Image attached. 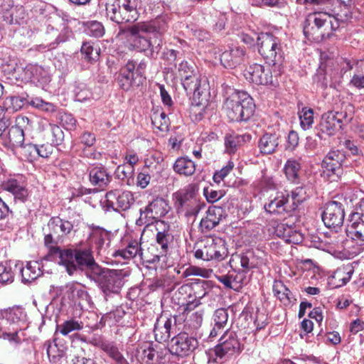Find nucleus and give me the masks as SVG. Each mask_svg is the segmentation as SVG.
Returning a JSON list of instances; mask_svg holds the SVG:
<instances>
[{
  "label": "nucleus",
  "instance_id": "nucleus-1",
  "mask_svg": "<svg viewBox=\"0 0 364 364\" xmlns=\"http://www.w3.org/2000/svg\"><path fill=\"white\" fill-rule=\"evenodd\" d=\"M167 22L164 17L154 21L139 22L129 27L125 32L127 46L130 50L144 52L161 44L159 36L166 31Z\"/></svg>",
  "mask_w": 364,
  "mask_h": 364
},
{
  "label": "nucleus",
  "instance_id": "nucleus-2",
  "mask_svg": "<svg viewBox=\"0 0 364 364\" xmlns=\"http://www.w3.org/2000/svg\"><path fill=\"white\" fill-rule=\"evenodd\" d=\"M55 253L58 256V263L64 266L70 275L78 270L90 272L94 275L101 273V267L95 262L90 250L57 248Z\"/></svg>",
  "mask_w": 364,
  "mask_h": 364
},
{
  "label": "nucleus",
  "instance_id": "nucleus-3",
  "mask_svg": "<svg viewBox=\"0 0 364 364\" xmlns=\"http://www.w3.org/2000/svg\"><path fill=\"white\" fill-rule=\"evenodd\" d=\"M339 26L340 22L334 16L326 13H314L306 18L304 33L309 40L321 41L325 38H329Z\"/></svg>",
  "mask_w": 364,
  "mask_h": 364
},
{
  "label": "nucleus",
  "instance_id": "nucleus-4",
  "mask_svg": "<svg viewBox=\"0 0 364 364\" xmlns=\"http://www.w3.org/2000/svg\"><path fill=\"white\" fill-rule=\"evenodd\" d=\"M228 118L233 122L248 120L254 114L255 105L253 99L243 91H235L224 104Z\"/></svg>",
  "mask_w": 364,
  "mask_h": 364
},
{
  "label": "nucleus",
  "instance_id": "nucleus-5",
  "mask_svg": "<svg viewBox=\"0 0 364 364\" xmlns=\"http://www.w3.org/2000/svg\"><path fill=\"white\" fill-rule=\"evenodd\" d=\"M157 233L156 244H150L146 250L141 247L140 260L154 264L159 262L161 257H165L173 242V235L169 232V226L164 221L156 223Z\"/></svg>",
  "mask_w": 364,
  "mask_h": 364
},
{
  "label": "nucleus",
  "instance_id": "nucleus-6",
  "mask_svg": "<svg viewBox=\"0 0 364 364\" xmlns=\"http://www.w3.org/2000/svg\"><path fill=\"white\" fill-rule=\"evenodd\" d=\"M182 85L188 95L193 94L192 106L199 109V113L208 105L210 92L208 80L196 73L181 79Z\"/></svg>",
  "mask_w": 364,
  "mask_h": 364
},
{
  "label": "nucleus",
  "instance_id": "nucleus-7",
  "mask_svg": "<svg viewBox=\"0 0 364 364\" xmlns=\"http://www.w3.org/2000/svg\"><path fill=\"white\" fill-rule=\"evenodd\" d=\"M258 51L266 63L282 69L284 52L281 40L269 33H262L257 36Z\"/></svg>",
  "mask_w": 364,
  "mask_h": 364
},
{
  "label": "nucleus",
  "instance_id": "nucleus-8",
  "mask_svg": "<svg viewBox=\"0 0 364 364\" xmlns=\"http://www.w3.org/2000/svg\"><path fill=\"white\" fill-rule=\"evenodd\" d=\"M236 332L226 329L219 339V343L214 348L215 363H223L232 357L237 356L243 350Z\"/></svg>",
  "mask_w": 364,
  "mask_h": 364
},
{
  "label": "nucleus",
  "instance_id": "nucleus-9",
  "mask_svg": "<svg viewBox=\"0 0 364 364\" xmlns=\"http://www.w3.org/2000/svg\"><path fill=\"white\" fill-rule=\"evenodd\" d=\"M194 255L197 259L205 261H222L228 256V250L225 241L220 237L209 236L203 239L198 247L196 249Z\"/></svg>",
  "mask_w": 364,
  "mask_h": 364
},
{
  "label": "nucleus",
  "instance_id": "nucleus-10",
  "mask_svg": "<svg viewBox=\"0 0 364 364\" xmlns=\"http://www.w3.org/2000/svg\"><path fill=\"white\" fill-rule=\"evenodd\" d=\"M282 72V68H274L273 65L270 68L254 63L245 70L244 77L248 82L257 85L275 86L278 83L277 76Z\"/></svg>",
  "mask_w": 364,
  "mask_h": 364
},
{
  "label": "nucleus",
  "instance_id": "nucleus-11",
  "mask_svg": "<svg viewBox=\"0 0 364 364\" xmlns=\"http://www.w3.org/2000/svg\"><path fill=\"white\" fill-rule=\"evenodd\" d=\"M346 235L359 246L358 251L364 249V212L361 207H356L355 210L350 215Z\"/></svg>",
  "mask_w": 364,
  "mask_h": 364
},
{
  "label": "nucleus",
  "instance_id": "nucleus-12",
  "mask_svg": "<svg viewBox=\"0 0 364 364\" xmlns=\"http://www.w3.org/2000/svg\"><path fill=\"white\" fill-rule=\"evenodd\" d=\"M353 116L347 111L328 112L321 116L319 127L321 132L328 136L333 135L339 131L345 124L351 121Z\"/></svg>",
  "mask_w": 364,
  "mask_h": 364
},
{
  "label": "nucleus",
  "instance_id": "nucleus-13",
  "mask_svg": "<svg viewBox=\"0 0 364 364\" xmlns=\"http://www.w3.org/2000/svg\"><path fill=\"white\" fill-rule=\"evenodd\" d=\"M98 277L100 288L105 294L118 293L124 284L126 273L123 270L102 269Z\"/></svg>",
  "mask_w": 364,
  "mask_h": 364
},
{
  "label": "nucleus",
  "instance_id": "nucleus-14",
  "mask_svg": "<svg viewBox=\"0 0 364 364\" xmlns=\"http://www.w3.org/2000/svg\"><path fill=\"white\" fill-rule=\"evenodd\" d=\"M105 205L115 211L127 210L134 203L133 193L129 191L114 189L105 195Z\"/></svg>",
  "mask_w": 364,
  "mask_h": 364
},
{
  "label": "nucleus",
  "instance_id": "nucleus-15",
  "mask_svg": "<svg viewBox=\"0 0 364 364\" xmlns=\"http://www.w3.org/2000/svg\"><path fill=\"white\" fill-rule=\"evenodd\" d=\"M346 159V155L343 151L340 150L330 151L322 161V167L324 168L323 173L329 177H333V180L339 178L343 174V164Z\"/></svg>",
  "mask_w": 364,
  "mask_h": 364
},
{
  "label": "nucleus",
  "instance_id": "nucleus-16",
  "mask_svg": "<svg viewBox=\"0 0 364 364\" xmlns=\"http://www.w3.org/2000/svg\"><path fill=\"white\" fill-rule=\"evenodd\" d=\"M345 218L344 208L342 203L331 201L327 203L322 214V220L329 228H341Z\"/></svg>",
  "mask_w": 364,
  "mask_h": 364
},
{
  "label": "nucleus",
  "instance_id": "nucleus-17",
  "mask_svg": "<svg viewBox=\"0 0 364 364\" xmlns=\"http://www.w3.org/2000/svg\"><path fill=\"white\" fill-rule=\"evenodd\" d=\"M198 342L188 333H179L171 339L170 352L178 356L184 357L190 355L197 347Z\"/></svg>",
  "mask_w": 364,
  "mask_h": 364
},
{
  "label": "nucleus",
  "instance_id": "nucleus-18",
  "mask_svg": "<svg viewBox=\"0 0 364 364\" xmlns=\"http://www.w3.org/2000/svg\"><path fill=\"white\" fill-rule=\"evenodd\" d=\"M186 301V296H184L181 302L178 301V304L186 306L184 308V313L186 318L184 319L185 328L189 331H194L199 328L203 320L204 311L203 309H198L193 311V309L199 306L200 301L191 302L190 301L185 304Z\"/></svg>",
  "mask_w": 364,
  "mask_h": 364
},
{
  "label": "nucleus",
  "instance_id": "nucleus-19",
  "mask_svg": "<svg viewBox=\"0 0 364 364\" xmlns=\"http://www.w3.org/2000/svg\"><path fill=\"white\" fill-rule=\"evenodd\" d=\"M210 290V287L209 283L206 280L197 279H195V282L191 283L190 284H183L180 287L178 290L175 292L174 296L177 297L180 299V295L188 294V296H191V293L193 294L194 297L196 298L193 302L199 301V299H203Z\"/></svg>",
  "mask_w": 364,
  "mask_h": 364
},
{
  "label": "nucleus",
  "instance_id": "nucleus-20",
  "mask_svg": "<svg viewBox=\"0 0 364 364\" xmlns=\"http://www.w3.org/2000/svg\"><path fill=\"white\" fill-rule=\"evenodd\" d=\"M168 205L166 201L162 198H156L150 202L144 210L140 209L141 218L144 217L150 220H156V223L160 218L164 216L168 212Z\"/></svg>",
  "mask_w": 364,
  "mask_h": 364
},
{
  "label": "nucleus",
  "instance_id": "nucleus-21",
  "mask_svg": "<svg viewBox=\"0 0 364 364\" xmlns=\"http://www.w3.org/2000/svg\"><path fill=\"white\" fill-rule=\"evenodd\" d=\"M135 63L133 60L127 62L123 67L117 77L119 86L124 90H129L133 86H139L142 84L141 77L134 74Z\"/></svg>",
  "mask_w": 364,
  "mask_h": 364
},
{
  "label": "nucleus",
  "instance_id": "nucleus-22",
  "mask_svg": "<svg viewBox=\"0 0 364 364\" xmlns=\"http://www.w3.org/2000/svg\"><path fill=\"white\" fill-rule=\"evenodd\" d=\"M21 78L41 85L47 84L50 80L48 71L36 64H28L22 68Z\"/></svg>",
  "mask_w": 364,
  "mask_h": 364
},
{
  "label": "nucleus",
  "instance_id": "nucleus-23",
  "mask_svg": "<svg viewBox=\"0 0 364 364\" xmlns=\"http://www.w3.org/2000/svg\"><path fill=\"white\" fill-rule=\"evenodd\" d=\"M264 209L270 214L283 215L294 210V207L289 204V195L280 193L264 205Z\"/></svg>",
  "mask_w": 364,
  "mask_h": 364
},
{
  "label": "nucleus",
  "instance_id": "nucleus-24",
  "mask_svg": "<svg viewBox=\"0 0 364 364\" xmlns=\"http://www.w3.org/2000/svg\"><path fill=\"white\" fill-rule=\"evenodd\" d=\"M225 218V212L223 208L210 207L206 212V215L201 220L200 227L203 232L211 230Z\"/></svg>",
  "mask_w": 364,
  "mask_h": 364
},
{
  "label": "nucleus",
  "instance_id": "nucleus-25",
  "mask_svg": "<svg viewBox=\"0 0 364 364\" xmlns=\"http://www.w3.org/2000/svg\"><path fill=\"white\" fill-rule=\"evenodd\" d=\"M245 53L240 47L231 48L221 54L220 62L225 68H234L243 62Z\"/></svg>",
  "mask_w": 364,
  "mask_h": 364
},
{
  "label": "nucleus",
  "instance_id": "nucleus-26",
  "mask_svg": "<svg viewBox=\"0 0 364 364\" xmlns=\"http://www.w3.org/2000/svg\"><path fill=\"white\" fill-rule=\"evenodd\" d=\"M141 252V243L136 240H128L124 247L116 250L113 256L115 257H119L124 259H130L139 257L140 259Z\"/></svg>",
  "mask_w": 364,
  "mask_h": 364
},
{
  "label": "nucleus",
  "instance_id": "nucleus-27",
  "mask_svg": "<svg viewBox=\"0 0 364 364\" xmlns=\"http://www.w3.org/2000/svg\"><path fill=\"white\" fill-rule=\"evenodd\" d=\"M245 279L244 272H230L227 274L217 276V279L226 288L239 291L243 284Z\"/></svg>",
  "mask_w": 364,
  "mask_h": 364
},
{
  "label": "nucleus",
  "instance_id": "nucleus-28",
  "mask_svg": "<svg viewBox=\"0 0 364 364\" xmlns=\"http://www.w3.org/2000/svg\"><path fill=\"white\" fill-rule=\"evenodd\" d=\"M173 321L174 323H176V317H173V318H166L165 320L161 318L156 321L154 333L155 338L159 343L165 342L169 339Z\"/></svg>",
  "mask_w": 364,
  "mask_h": 364
},
{
  "label": "nucleus",
  "instance_id": "nucleus-29",
  "mask_svg": "<svg viewBox=\"0 0 364 364\" xmlns=\"http://www.w3.org/2000/svg\"><path fill=\"white\" fill-rule=\"evenodd\" d=\"M15 270L21 272L22 281L25 283L35 280L42 274L41 264L38 261L28 262L24 267L15 264Z\"/></svg>",
  "mask_w": 364,
  "mask_h": 364
},
{
  "label": "nucleus",
  "instance_id": "nucleus-30",
  "mask_svg": "<svg viewBox=\"0 0 364 364\" xmlns=\"http://www.w3.org/2000/svg\"><path fill=\"white\" fill-rule=\"evenodd\" d=\"M89 176L90 183L100 188L107 186L112 178L107 169L101 165L90 168Z\"/></svg>",
  "mask_w": 364,
  "mask_h": 364
},
{
  "label": "nucleus",
  "instance_id": "nucleus-31",
  "mask_svg": "<svg viewBox=\"0 0 364 364\" xmlns=\"http://www.w3.org/2000/svg\"><path fill=\"white\" fill-rule=\"evenodd\" d=\"M279 144V136L276 133H265L258 142V147L263 154L274 153Z\"/></svg>",
  "mask_w": 364,
  "mask_h": 364
},
{
  "label": "nucleus",
  "instance_id": "nucleus-32",
  "mask_svg": "<svg viewBox=\"0 0 364 364\" xmlns=\"http://www.w3.org/2000/svg\"><path fill=\"white\" fill-rule=\"evenodd\" d=\"M48 226L55 237L69 234L73 229V225L68 220L60 218H53L50 220Z\"/></svg>",
  "mask_w": 364,
  "mask_h": 364
},
{
  "label": "nucleus",
  "instance_id": "nucleus-33",
  "mask_svg": "<svg viewBox=\"0 0 364 364\" xmlns=\"http://www.w3.org/2000/svg\"><path fill=\"white\" fill-rule=\"evenodd\" d=\"M116 2L113 0H106L105 3V10L106 14L108 18H109L112 21L116 22L117 23H123L127 22H132L131 20L128 19L127 14H125L124 11H126L123 7L120 6L119 9L115 7Z\"/></svg>",
  "mask_w": 364,
  "mask_h": 364
},
{
  "label": "nucleus",
  "instance_id": "nucleus-34",
  "mask_svg": "<svg viewBox=\"0 0 364 364\" xmlns=\"http://www.w3.org/2000/svg\"><path fill=\"white\" fill-rule=\"evenodd\" d=\"M96 345L117 364H127V360L119 351L118 348L113 342L100 341Z\"/></svg>",
  "mask_w": 364,
  "mask_h": 364
},
{
  "label": "nucleus",
  "instance_id": "nucleus-35",
  "mask_svg": "<svg viewBox=\"0 0 364 364\" xmlns=\"http://www.w3.org/2000/svg\"><path fill=\"white\" fill-rule=\"evenodd\" d=\"M173 170L178 174L189 176L195 173L196 165L192 160L186 157H181L176 159Z\"/></svg>",
  "mask_w": 364,
  "mask_h": 364
},
{
  "label": "nucleus",
  "instance_id": "nucleus-36",
  "mask_svg": "<svg viewBox=\"0 0 364 364\" xmlns=\"http://www.w3.org/2000/svg\"><path fill=\"white\" fill-rule=\"evenodd\" d=\"M287 179L293 183L298 180L300 164L294 159H289L284 168Z\"/></svg>",
  "mask_w": 364,
  "mask_h": 364
},
{
  "label": "nucleus",
  "instance_id": "nucleus-37",
  "mask_svg": "<svg viewBox=\"0 0 364 364\" xmlns=\"http://www.w3.org/2000/svg\"><path fill=\"white\" fill-rule=\"evenodd\" d=\"M274 295L284 304H289L290 301L291 291L281 281H275L273 284Z\"/></svg>",
  "mask_w": 364,
  "mask_h": 364
},
{
  "label": "nucleus",
  "instance_id": "nucleus-38",
  "mask_svg": "<svg viewBox=\"0 0 364 364\" xmlns=\"http://www.w3.org/2000/svg\"><path fill=\"white\" fill-rule=\"evenodd\" d=\"M83 328V323L75 319L65 321L60 326H58L57 331L62 335L67 336L75 331H80Z\"/></svg>",
  "mask_w": 364,
  "mask_h": 364
},
{
  "label": "nucleus",
  "instance_id": "nucleus-39",
  "mask_svg": "<svg viewBox=\"0 0 364 364\" xmlns=\"http://www.w3.org/2000/svg\"><path fill=\"white\" fill-rule=\"evenodd\" d=\"M245 140V135H228L225 139L226 151L232 154L236 151L237 147Z\"/></svg>",
  "mask_w": 364,
  "mask_h": 364
},
{
  "label": "nucleus",
  "instance_id": "nucleus-40",
  "mask_svg": "<svg viewBox=\"0 0 364 364\" xmlns=\"http://www.w3.org/2000/svg\"><path fill=\"white\" fill-rule=\"evenodd\" d=\"M25 104V99L19 96H10L5 99L4 106L6 111L16 112L20 110Z\"/></svg>",
  "mask_w": 364,
  "mask_h": 364
},
{
  "label": "nucleus",
  "instance_id": "nucleus-41",
  "mask_svg": "<svg viewBox=\"0 0 364 364\" xmlns=\"http://www.w3.org/2000/svg\"><path fill=\"white\" fill-rule=\"evenodd\" d=\"M299 119L304 130L309 129L314 123V110L311 108L303 107L299 112Z\"/></svg>",
  "mask_w": 364,
  "mask_h": 364
},
{
  "label": "nucleus",
  "instance_id": "nucleus-42",
  "mask_svg": "<svg viewBox=\"0 0 364 364\" xmlns=\"http://www.w3.org/2000/svg\"><path fill=\"white\" fill-rule=\"evenodd\" d=\"M149 160L146 161V165L142 171L138 173L136 178V185L141 188H145L150 182L151 173L154 174V171L151 169V164H148Z\"/></svg>",
  "mask_w": 364,
  "mask_h": 364
},
{
  "label": "nucleus",
  "instance_id": "nucleus-43",
  "mask_svg": "<svg viewBox=\"0 0 364 364\" xmlns=\"http://www.w3.org/2000/svg\"><path fill=\"white\" fill-rule=\"evenodd\" d=\"M203 206V204L200 203L198 198H196L195 199H191V201L182 206L179 211L185 212V215L187 217L196 216Z\"/></svg>",
  "mask_w": 364,
  "mask_h": 364
},
{
  "label": "nucleus",
  "instance_id": "nucleus-44",
  "mask_svg": "<svg viewBox=\"0 0 364 364\" xmlns=\"http://www.w3.org/2000/svg\"><path fill=\"white\" fill-rule=\"evenodd\" d=\"M134 172V168L124 164L117 168L115 173L119 179L126 181L127 184H130L131 181H133Z\"/></svg>",
  "mask_w": 364,
  "mask_h": 364
},
{
  "label": "nucleus",
  "instance_id": "nucleus-45",
  "mask_svg": "<svg viewBox=\"0 0 364 364\" xmlns=\"http://www.w3.org/2000/svg\"><path fill=\"white\" fill-rule=\"evenodd\" d=\"M197 198L195 196L194 191L192 190H184L179 191L175 194L176 198V205L177 206L178 210H180V208L188 203L191 201V199H195Z\"/></svg>",
  "mask_w": 364,
  "mask_h": 364
},
{
  "label": "nucleus",
  "instance_id": "nucleus-46",
  "mask_svg": "<svg viewBox=\"0 0 364 364\" xmlns=\"http://www.w3.org/2000/svg\"><path fill=\"white\" fill-rule=\"evenodd\" d=\"M152 124L161 132H166L168 129L169 120L164 112L154 113L151 117Z\"/></svg>",
  "mask_w": 364,
  "mask_h": 364
},
{
  "label": "nucleus",
  "instance_id": "nucleus-47",
  "mask_svg": "<svg viewBox=\"0 0 364 364\" xmlns=\"http://www.w3.org/2000/svg\"><path fill=\"white\" fill-rule=\"evenodd\" d=\"M14 272L10 264L0 263V284H6L14 281Z\"/></svg>",
  "mask_w": 364,
  "mask_h": 364
},
{
  "label": "nucleus",
  "instance_id": "nucleus-48",
  "mask_svg": "<svg viewBox=\"0 0 364 364\" xmlns=\"http://www.w3.org/2000/svg\"><path fill=\"white\" fill-rule=\"evenodd\" d=\"M228 313L227 309L221 308L215 311L211 324L220 326L225 328H228Z\"/></svg>",
  "mask_w": 364,
  "mask_h": 364
},
{
  "label": "nucleus",
  "instance_id": "nucleus-49",
  "mask_svg": "<svg viewBox=\"0 0 364 364\" xmlns=\"http://www.w3.org/2000/svg\"><path fill=\"white\" fill-rule=\"evenodd\" d=\"M81 53L87 61L96 60L100 55V49L94 48L90 42H85L81 47Z\"/></svg>",
  "mask_w": 364,
  "mask_h": 364
},
{
  "label": "nucleus",
  "instance_id": "nucleus-50",
  "mask_svg": "<svg viewBox=\"0 0 364 364\" xmlns=\"http://www.w3.org/2000/svg\"><path fill=\"white\" fill-rule=\"evenodd\" d=\"M108 239L107 233L104 232H95L92 236L95 248L99 254L105 252L109 242H107Z\"/></svg>",
  "mask_w": 364,
  "mask_h": 364
},
{
  "label": "nucleus",
  "instance_id": "nucleus-51",
  "mask_svg": "<svg viewBox=\"0 0 364 364\" xmlns=\"http://www.w3.org/2000/svg\"><path fill=\"white\" fill-rule=\"evenodd\" d=\"M27 149L31 154H37L39 156L43 158L48 157L53 151V147L50 144H43L41 146L28 144Z\"/></svg>",
  "mask_w": 364,
  "mask_h": 364
},
{
  "label": "nucleus",
  "instance_id": "nucleus-52",
  "mask_svg": "<svg viewBox=\"0 0 364 364\" xmlns=\"http://www.w3.org/2000/svg\"><path fill=\"white\" fill-rule=\"evenodd\" d=\"M6 136L13 144L20 145L24 141V132L15 126L9 128Z\"/></svg>",
  "mask_w": 364,
  "mask_h": 364
},
{
  "label": "nucleus",
  "instance_id": "nucleus-53",
  "mask_svg": "<svg viewBox=\"0 0 364 364\" xmlns=\"http://www.w3.org/2000/svg\"><path fill=\"white\" fill-rule=\"evenodd\" d=\"M86 33L90 36L100 38L104 35L105 28L100 22L93 21L87 23Z\"/></svg>",
  "mask_w": 364,
  "mask_h": 364
},
{
  "label": "nucleus",
  "instance_id": "nucleus-54",
  "mask_svg": "<svg viewBox=\"0 0 364 364\" xmlns=\"http://www.w3.org/2000/svg\"><path fill=\"white\" fill-rule=\"evenodd\" d=\"M308 197L306 188L302 186L296 187L294 191L291 192V200L292 204L291 205V207H294V209L304 202Z\"/></svg>",
  "mask_w": 364,
  "mask_h": 364
},
{
  "label": "nucleus",
  "instance_id": "nucleus-55",
  "mask_svg": "<svg viewBox=\"0 0 364 364\" xmlns=\"http://www.w3.org/2000/svg\"><path fill=\"white\" fill-rule=\"evenodd\" d=\"M48 127L52 134V144L55 146L60 144L64 138V134L61 128L59 126L53 124H49Z\"/></svg>",
  "mask_w": 364,
  "mask_h": 364
},
{
  "label": "nucleus",
  "instance_id": "nucleus-56",
  "mask_svg": "<svg viewBox=\"0 0 364 364\" xmlns=\"http://www.w3.org/2000/svg\"><path fill=\"white\" fill-rule=\"evenodd\" d=\"M2 317L6 318L7 322L16 325L21 321L22 312L19 309L1 311Z\"/></svg>",
  "mask_w": 364,
  "mask_h": 364
},
{
  "label": "nucleus",
  "instance_id": "nucleus-57",
  "mask_svg": "<svg viewBox=\"0 0 364 364\" xmlns=\"http://www.w3.org/2000/svg\"><path fill=\"white\" fill-rule=\"evenodd\" d=\"M178 74L181 79H183L187 76H191L196 73L194 66L188 63L187 61L183 60L178 64Z\"/></svg>",
  "mask_w": 364,
  "mask_h": 364
},
{
  "label": "nucleus",
  "instance_id": "nucleus-58",
  "mask_svg": "<svg viewBox=\"0 0 364 364\" xmlns=\"http://www.w3.org/2000/svg\"><path fill=\"white\" fill-rule=\"evenodd\" d=\"M47 354L50 361L58 363L64 355L63 350H60L56 344L49 345L47 348Z\"/></svg>",
  "mask_w": 364,
  "mask_h": 364
},
{
  "label": "nucleus",
  "instance_id": "nucleus-59",
  "mask_svg": "<svg viewBox=\"0 0 364 364\" xmlns=\"http://www.w3.org/2000/svg\"><path fill=\"white\" fill-rule=\"evenodd\" d=\"M234 164L232 161H229L228 164L223 167L220 171H218L213 175V181L215 183H220L225 177H226L229 173L232 170Z\"/></svg>",
  "mask_w": 364,
  "mask_h": 364
},
{
  "label": "nucleus",
  "instance_id": "nucleus-60",
  "mask_svg": "<svg viewBox=\"0 0 364 364\" xmlns=\"http://www.w3.org/2000/svg\"><path fill=\"white\" fill-rule=\"evenodd\" d=\"M75 98L79 102H84L92 97V93L85 85H81L76 87Z\"/></svg>",
  "mask_w": 364,
  "mask_h": 364
},
{
  "label": "nucleus",
  "instance_id": "nucleus-61",
  "mask_svg": "<svg viewBox=\"0 0 364 364\" xmlns=\"http://www.w3.org/2000/svg\"><path fill=\"white\" fill-rule=\"evenodd\" d=\"M21 329L20 327L13 328L12 332H2L0 338L8 340L11 343L18 344L21 343V338L18 336V332Z\"/></svg>",
  "mask_w": 364,
  "mask_h": 364
},
{
  "label": "nucleus",
  "instance_id": "nucleus-62",
  "mask_svg": "<svg viewBox=\"0 0 364 364\" xmlns=\"http://www.w3.org/2000/svg\"><path fill=\"white\" fill-rule=\"evenodd\" d=\"M23 184L16 178H10L3 183L4 190L11 192L12 194L17 191Z\"/></svg>",
  "mask_w": 364,
  "mask_h": 364
},
{
  "label": "nucleus",
  "instance_id": "nucleus-63",
  "mask_svg": "<svg viewBox=\"0 0 364 364\" xmlns=\"http://www.w3.org/2000/svg\"><path fill=\"white\" fill-rule=\"evenodd\" d=\"M61 122L66 129L72 130L75 128L77 121L72 114L65 113L61 116Z\"/></svg>",
  "mask_w": 364,
  "mask_h": 364
},
{
  "label": "nucleus",
  "instance_id": "nucleus-64",
  "mask_svg": "<svg viewBox=\"0 0 364 364\" xmlns=\"http://www.w3.org/2000/svg\"><path fill=\"white\" fill-rule=\"evenodd\" d=\"M349 85L358 89L364 88V73L354 74Z\"/></svg>",
  "mask_w": 364,
  "mask_h": 364
}]
</instances>
